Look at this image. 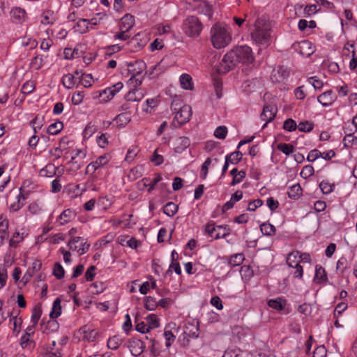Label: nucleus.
I'll use <instances>...</instances> for the list:
<instances>
[{"label": "nucleus", "instance_id": "obj_1", "mask_svg": "<svg viewBox=\"0 0 357 357\" xmlns=\"http://www.w3.org/2000/svg\"><path fill=\"white\" fill-rule=\"evenodd\" d=\"M255 57L252 49L247 46H238L227 52L222 59L218 68L220 73H227L237 63L249 65L253 63Z\"/></svg>", "mask_w": 357, "mask_h": 357}, {"label": "nucleus", "instance_id": "obj_2", "mask_svg": "<svg viewBox=\"0 0 357 357\" xmlns=\"http://www.w3.org/2000/svg\"><path fill=\"white\" fill-rule=\"evenodd\" d=\"M250 29V35L253 41L257 44L268 45L271 39L270 22L264 17H258Z\"/></svg>", "mask_w": 357, "mask_h": 357}, {"label": "nucleus", "instance_id": "obj_3", "mask_svg": "<svg viewBox=\"0 0 357 357\" xmlns=\"http://www.w3.org/2000/svg\"><path fill=\"white\" fill-rule=\"evenodd\" d=\"M213 46L216 49L226 47L231 41V36L228 28L222 24H215L211 29Z\"/></svg>", "mask_w": 357, "mask_h": 357}, {"label": "nucleus", "instance_id": "obj_4", "mask_svg": "<svg viewBox=\"0 0 357 357\" xmlns=\"http://www.w3.org/2000/svg\"><path fill=\"white\" fill-rule=\"evenodd\" d=\"M204 232L213 239L225 238L230 234L231 229L228 225L216 226L213 220L208 221L204 226Z\"/></svg>", "mask_w": 357, "mask_h": 357}, {"label": "nucleus", "instance_id": "obj_5", "mask_svg": "<svg viewBox=\"0 0 357 357\" xmlns=\"http://www.w3.org/2000/svg\"><path fill=\"white\" fill-rule=\"evenodd\" d=\"M70 160L68 161V172H75L84 164L86 156V151L84 149H73L68 151Z\"/></svg>", "mask_w": 357, "mask_h": 357}, {"label": "nucleus", "instance_id": "obj_6", "mask_svg": "<svg viewBox=\"0 0 357 357\" xmlns=\"http://www.w3.org/2000/svg\"><path fill=\"white\" fill-rule=\"evenodd\" d=\"M182 29L188 36L196 37L200 34L202 24L196 16H188L183 21Z\"/></svg>", "mask_w": 357, "mask_h": 357}, {"label": "nucleus", "instance_id": "obj_7", "mask_svg": "<svg viewBox=\"0 0 357 357\" xmlns=\"http://www.w3.org/2000/svg\"><path fill=\"white\" fill-rule=\"evenodd\" d=\"M191 116V107L188 105H183L179 107V110L175 114L174 119L177 121L179 125H183L190 121Z\"/></svg>", "mask_w": 357, "mask_h": 357}, {"label": "nucleus", "instance_id": "obj_8", "mask_svg": "<svg viewBox=\"0 0 357 357\" xmlns=\"http://www.w3.org/2000/svg\"><path fill=\"white\" fill-rule=\"evenodd\" d=\"M89 245L86 249H88ZM68 248L73 252H76L78 255H83L85 252V242L82 237H75L68 241Z\"/></svg>", "mask_w": 357, "mask_h": 357}, {"label": "nucleus", "instance_id": "obj_9", "mask_svg": "<svg viewBox=\"0 0 357 357\" xmlns=\"http://www.w3.org/2000/svg\"><path fill=\"white\" fill-rule=\"evenodd\" d=\"M296 258V255L294 252L290 253L287 259V264L289 267L294 269V271L292 272L294 276L296 278L301 279L303 275V268L294 260Z\"/></svg>", "mask_w": 357, "mask_h": 357}, {"label": "nucleus", "instance_id": "obj_10", "mask_svg": "<svg viewBox=\"0 0 357 357\" xmlns=\"http://www.w3.org/2000/svg\"><path fill=\"white\" fill-rule=\"evenodd\" d=\"M278 109L275 105H267L264 107L263 111L261 114V119L262 121H266L264 127L268 123L273 121L277 114Z\"/></svg>", "mask_w": 357, "mask_h": 357}, {"label": "nucleus", "instance_id": "obj_11", "mask_svg": "<svg viewBox=\"0 0 357 357\" xmlns=\"http://www.w3.org/2000/svg\"><path fill=\"white\" fill-rule=\"evenodd\" d=\"M108 162L106 155L98 157L95 161L90 162L86 169V173L93 174L98 169L104 166Z\"/></svg>", "mask_w": 357, "mask_h": 357}, {"label": "nucleus", "instance_id": "obj_12", "mask_svg": "<svg viewBox=\"0 0 357 357\" xmlns=\"http://www.w3.org/2000/svg\"><path fill=\"white\" fill-rule=\"evenodd\" d=\"M8 220L3 215H0V245L4 243L5 240L9 237Z\"/></svg>", "mask_w": 357, "mask_h": 357}, {"label": "nucleus", "instance_id": "obj_13", "mask_svg": "<svg viewBox=\"0 0 357 357\" xmlns=\"http://www.w3.org/2000/svg\"><path fill=\"white\" fill-rule=\"evenodd\" d=\"M337 97L332 90H328L321 93L317 97V100L324 107L331 105L336 100Z\"/></svg>", "mask_w": 357, "mask_h": 357}, {"label": "nucleus", "instance_id": "obj_14", "mask_svg": "<svg viewBox=\"0 0 357 357\" xmlns=\"http://www.w3.org/2000/svg\"><path fill=\"white\" fill-rule=\"evenodd\" d=\"M144 343L140 340L132 339L130 340L128 348L132 354L135 356H139L144 349Z\"/></svg>", "mask_w": 357, "mask_h": 357}, {"label": "nucleus", "instance_id": "obj_15", "mask_svg": "<svg viewBox=\"0 0 357 357\" xmlns=\"http://www.w3.org/2000/svg\"><path fill=\"white\" fill-rule=\"evenodd\" d=\"M290 71L284 66H280L272 73V79L275 82H280L288 78Z\"/></svg>", "mask_w": 357, "mask_h": 357}, {"label": "nucleus", "instance_id": "obj_16", "mask_svg": "<svg viewBox=\"0 0 357 357\" xmlns=\"http://www.w3.org/2000/svg\"><path fill=\"white\" fill-rule=\"evenodd\" d=\"M59 328V324L55 319H51L47 322L44 319L41 322V330L43 333H50L56 331Z\"/></svg>", "mask_w": 357, "mask_h": 357}, {"label": "nucleus", "instance_id": "obj_17", "mask_svg": "<svg viewBox=\"0 0 357 357\" xmlns=\"http://www.w3.org/2000/svg\"><path fill=\"white\" fill-rule=\"evenodd\" d=\"M145 67L146 63L143 61H136L128 65V70L131 75H140Z\"/></svg>", "mask_w": 357, "mask_h": 357}, {"label": "nucleus", "instance_id": "obj_18", "mask_svg": "<svg viewBox=\"0 0 357 357\" xmlns=\"http://www.w3.org/2000/svg\"><path fill=\"white\" fill-rule=\"evenodd\" d=\"M299 53L305 57H308L312 55L314 52V47L311 42L307 40H302L299 43Z\"/></svg>", "mask_w": 357, "mask_h": 357}, {"label": "nucleus", "instance_id": "obj_19", "mask_svg": "<svg viewBox=\"0 0 357 357\" xmlns=\"http://www.w3.org/2000/svg\"><path fill=\"white\" fill-rule=\"evenodd\" d=\"M123 86V83L119 82L101 91L99 96L100 97H102L103 95H107V99L109 100L112 98L116 94V93L122 89Z\"/></svg>", "mask_w": 357, "mask_h": 357}, {"label": "nucleus", "instance_id": "obj_20", "mask_svg": "<svg viewBox=\"0 0 357 357\" xmlns=\"http://www.w3.org/2000/svg\"><path fill=\"white\" fill-rule=\"evenodd\" d=\"M144 97V93L140 89H131L125 96L127 102H138Z\"/></svg>", "mask_w": 357, "mask_h": 357}, {"label": "nucleus", "instance_id": "obj_21", "mask_svg": "<svg viewBox=\"0 0 357 357\" xmlns=\"http://www.w3.org/2000/svg\"><path fill=\"white\" fill-rule=\"evenodd\" d=\"M166 70L167 66L164 64V60H161L149 71V76L151 79H155L164 73Z\"/></svg>", "mask_w": 357, "mask_h": 357}, {"label": "nucleus", "instance_id": "obj_22", "mask_svg": "<svg viewBox=\"0 0 357 357\" xmlns=\"http://www.w3.org/2000/svg\"><path fill=\"white\" fill-rule=\"evenodd\" d=\"M162 178L160 174H155L152 181H151L149 178L145 177L142 179L141 183L143 184V188L148 187V192L151 193L154 190L156 184L159 183Z\"/></svg>", "mask_w": 357, "mask_h": 357}, {"label": "nucleus", "instance_id": "obj_23", "mask_svg": "<svg viewBox=\"0 0 357 357\" xmlns=\"http://www.w3.org/2000/svg\"><path fill=\"white\" fill-rule=\"evenodd\" d=\"M26 15L25 10L20 7L13 8L10 11L12 20L17 24L22 23L24 20Z\"/></svg>", "mask_w": 357, "mask_h": 357}, {"label": "nucleus", "instance_id": "obj_24", "mask_svg": "<svg viewBox=\"0 0 357 357\" xmlns=\"http://www.w3.org/2000/svg\"><path fill=\"white\" fill-rule=\"evenodd\" d=\"M19 312L17 311H13L10 317V321L13 322V333L15 336H17L21 331V326L23 323L22 317H18Z\"/></svg>", "mask_w": 357, "mask_h": 357}, {"label": "nucleus", "instance_id": "obj_25", "mask_svg": "<svg viewBox=\"0 0 357 357\" xmlns=\"http://www.w3.org/2000/svg\"><path fill=\"white\" fill-rule=\"evenodd\" d=\"M314 280L319 284H325L327 282L326 272L321 265H317L315 267V275Z\"/></svg>", "mask_w": 357, "mask_h": 357}, {"label": "nucleus", "instance_id": "obj_26", "mask_svg": "<svg viewBox=\"0 0 357 357\" xmlns=\"http://www.w3.org/2000/svg\"><path fill=\"white\" fill-rule=\"evenodd\" d=\"M66 139V137H63V138H61L59 143V146L55 148L54 150L52 151V154L53 156L55 157L56 159H59L62 157H63L64 158L65 155L67 153V151H65L66 149V144H67Z\"/></svg>", "mask_w": 357, "mask_h": 357}, {"label": "nucleus", "instance_id": "obj_27", "mask_svg": "<svg viewBox=\"0 0 357 357\" xmlns=\"http://www.w3.org/2000/svg\"><path fill=\"white\" fill-rule=\"evenodd\" d=\"M190 145V140L187 137H180L176 141L174 151L181 153Z\"/></svg>", "mask_w": 357, "mask_h": 357}, {"label": "nucleus", "instance_id": "obj_28", "mask_svg": "<svg viewBox=\"0 0 357 357\" xmlns=\"http://www.w3.org/2000/svg\"><path fill=\"white\" fill-rule=\"evenodd\" d=\"M197 13L204 15L209 18L213 15V7L206 1L200 3L196 8Z\"/></svg>", "mask_w": 357, "mask_h": 357}, {"label": "nucleus", "instance_id": "obj_29", "mask_svg": "<svg viewBox=\"0 0 357 357\" xmlns=\"http://www.w3.org/2000/svg\"><path fill=\"white\" fill-rule=\"evenodd\" d=\"M89 20L86 19H79L72 26V29L75 33H84L88 30Z\"/></svg>", "mask_w": 357, "mask_h": 357}, {"label": "nucleus", "instance_id": "obj_30", "mask_svg": "<svg viewBox=\"0 0 357 357\" xmlns=\"http://www.w3.org/2000/svg\"><path fill=\"white\" fill-rule=\"evenodd\" d=\"M25 199V196L20 192L16 197V200L13 203L10 204V210L13 212L19 211L24 205Z\"/></svg>", "mask_w": 357, "mask_h": 357}, {"label": "nucleus", "instance_id": "obj_31", "mask_svg": "<svg viewBox=\"0 0 357 357\" xmlns=\"http://www.w3.org/2000/svg\"><path fill=\"white\" fill-rule=\"evenodd\" d=\"M346 50H347L348 52H351L352 59L349 62V68L351 70H354L357 67V56H356L354 45L347 43L344 47V51Z\"/></svg>", "mask_w": 357, "mask_h": 357}, {"label": "nucleus", "instance_id": "obj_32", "mask_svg": "<svg viewBox=\"0 0 357 357\" xmlns=\"http://www.w3.org/2000/svg\"><path fill=\"white\" fill-rule=\"evenodd\" d=\"M61 300L59 297L56 298L52 305V310L50 313V318L51 319H56L61 314Z\"/></svg>", "mask_w": 357, "mask_h": 357}, {"label": "nucleus", "instance_id": "obj_33", "mask_svg": "<svg viewBox=\"0 0 357 357\" xmlns=\"http://www.w3.org/2000/svg\"><path fill=\"white\" fill-rule=\"evenodd\" d=\"M268 305L270 307L273 308L278 311H280L285 307L287 302L282 298H277L275 299H271L268 301Z\"/></svg>", "mask_w": 357, "mask_h": 357}, {"label": "nucleus", "instance_id": "obj_34", "mask_svg": "<svg viewBox=\"0 0 357 357\" xmlns=\"http://www.w3.org/2000/svg\"><path fill=\"white\" fill-rule=\"evenodd\" d=\"M56 20V17L53 11L50 10H46L43 11L41 15L40 22L43 24H53Z\"/></svg>", "mask_w": 357, "mask_h": 357}, {"label": "nucleus", "instance_id": "obj_35", "mask_svg": "<svg viewBox=\"0 0 357 357\" xmlns=\"http://www.w3.org/2000/svg\"><path fill=\"white\" fill-rule=\"evenodd\" d=\"M261 233L267 236H273L275 234L276 228L269 222H264L260 225Z\"/></svg>", "mask_w": 357, "mask_h": 357}, {"label": "nucleus", "instance_id": "obj_36", "mask_svg": "<svg viewBox=\"0 0 357 357\" xmlns=\"http://www.w3.org/2000/svg\"><path fill=\"white\" fill-rule=\"evenodd\" d=\"M32 335L23 334L20 338V345L23 349H32L35 347V342L31 338Z\"/></svg>", "mask_w": 357, "mask_h": 357}, {"label": "nucleus", "instance_id": "obj_37", "mask_svg": "<svg viewBox=\"0 0 357 357\" xmlns=\"http://www.w3.org/2000/svg\"><path fill=\"white\" fill-rule=\"evenodd\" d=\"M184 333L190 337L195 338L199 336V327L197 324L188 323L185 328Z\"/></svg>", "mask_w": 357, "mask_h": 357}, {"label": "nucleus", "instance_id": "obj_38", "mask_svg": "<svg viewBox=\"0 0 357 357\" xmlns=\"http://www.w3.org/2000/svg\"><path fill=\"white\" fill-rule=\"evenodd\" d=\"M180 84L182 89L185 90H190L192 89V77L188 74H183L180 77Z\"/></svg>", "mask_w": 357, "mask_h": 357}, {"label": "nucleus", "instance_id": "obj_39", "mask_svg": "<svg viewBox=\"0 0 357 357\" xmlns=\"http://www.w3.org/2000/svg\"><path fill=\"white\" fill-rule=\"evenodd\" d=\"M178 208V205L172 202H169L164 206L163 212L169 217H172L177 213Z\"/></svg>", "mask_w": 357, "mask_h": 357}, {"label": "nucleus", "instance_id": "obj_40", "mask_svg": "<svg viewBox=\"0 0 357 357\" xmlns=\"http://www.w3.org/2000/svg\"><path fill=\"white\" fill-rule=\"evenodd\" d=\"M135 24L134 17L130 15H126L121 19V29L129 31Z\"/></svg>", "mask_w": 357, "mask_h": 357}, {"label": "nucleus", "instance_id": "obj_41", "mask_svg": "<svg viewBox=\"0 0 357 357\" xmlns=\"http://www.w3.org/2000/svg\"><path fill=\"white\" fill-rule=\"evenodd\" d=\"M244 259V255L243 253L233 255L229 258V265L231 267L240 266L243 264Z\"/></svg>", "mask_w": 357, "mask_h": 357}, {"label": "nucleus", "instance_id": "obj_42", "mask_svg": "<svg viewBox=\"0 0 357 357\" xmlns=\"http://www.w3.org/2000/svg\"><path fill=\"white\" fill-rule=\"evenodd\" d=\"M130 114L128 112H123L117 115L114 118V121L119 126L124 127L130 121Z\"/></svg>", "mask_w": 357, "mask_h": 357}, {"label": "nucleus", "instance_id": "obj_43", "mask_svg": "<svg viewBox=\"0 0 357 357\" xmlns=\"http://www.w3.org/2000/svg\"><path fill=\"white\" fill-rule=\"evenodd\" d=\"M122 342L123 340L119 335H114L108 340L107 347L110 349L115 350L120 347Z\"/></svg>", "mask_w": 357, "mask_h": 357}, {"label": "nucleus", "instance_id": "obj_44", "mask_svg": "<svg viewBox=\"0 0 357 357\" xmlns=\"http://www.w3.org/2000/svg\"><path fill=\"white\" fill-rule=\"evenodd\" d=\"M302 191L300 184L297 183L289 188L287 194L290 198L296 199L302 195Z\"/></svg>", "mask_w": 357, "mask_h": 357}, {"label": "nucleus", "instance_id": "obj_45", "mask_svg": "<svg viewBox=\"0 0 357 357\" xmlns=\"http://www.w3.org/2000/svg\"><path fill=\"white\" fill-rule=\"evenodd\" d=\"M63 128V123L61 121H56L50 124L47 132L50 135H56Z\"/></svg>", "mask_w": 357, "mask_h": 357}, {"label": "nucleus", "instance_id": "obj_46", "mask_svg": "<svg viewBox=\"0 0 357 357\" xmlns=\"http://www.w3.org/2000/svg\"><path fill=\"white\" fill-rule=\"evenodd\" d=\"M24 240L23 234L16 231L13 234L12 238L9 241V246L11 248L17 247L18 244Z\"/></svg>", "mask_w": 357, "mask_h": 357}, {"label": "nucleus", "instance_id": "obj_47", "mask_svg": "<svg viewBox=\"0 0 357 357\" xmlns=\"http://www.w3.org/2000/svg\"><path fill=\"white\" fill-rule=\"evenodd\" d=\"M144 307L147 310H154L158 307V301L152 296H146L144 298Z\"/></svg>", "mask_w": 357, "mask_h": 357}, {"label": "nucleus", "instance_id": "obj_48", "mask_svg": "<svg viewBox=\"0 0 357 357\" xmlns=\"http://www.w3.org/2000/svg\"><path fill=\"white\" fill-rule=\"evenodd\" d=\"M142 75H131L128 81V85L130 89H137L142 84Z\"/></svg>", "mask_w": 357, "mask_h": 357}, {"label": "nucleus", "instance_id": "obj_49", "mask_svg": "<svg viewBox=\"0 0 357 357\" xmlns=\"http://www.w3.org/2000/svg\"><path fill=\"white\" fill-rule=\"evenodd\" d=\"M42 314V310L40 306L36 305L32 309V314L31 317V321L33 325H36L41 317Z\"/></svg>", "mask_w": 357, "mask_h": 357}, {"label": "nucleus", "instance_id": "obj_50", "mask_svg": "<svg viewBox=\"0 0 357 357\" xmlns=\"http://www.w3.org/2000/svg\"><path fill=\"white\" fill-rule=\"evenodd\" d=\"M105 289V285L101 282H96L91 284L89 288V291L93 294H99Z\"/></svg>", "mask_w": 357, "mask_h": 357}, {"label": "nucleus", "instance_id": "obj_51", "mask_svg": "<svg viewBox=\"0 0 357 357\" xmlns=\"http://www.w3.org/2000/svg\"><path fill=\"white\" fill-rule=\"evenodd\" d=\"M225 158H228L230 163L236 165L242 160L243 154L241 151H236L229 155H227Z\"/></svg>", "mask_w": 357, "mask_h": 357}, {"label": "nucleus", "instance_id": "obj_52", "mask_svg": "<svg viewBox=\"0 0 357 357\" xmlns=\"http://www.w3.org/2000/svg\"><path fill=\"white\" fill-rule=\"evenodd\" d=\"M52 34L57 40H64L67 36V31L64 28L56 27L52 31Z\"/></svg>", "mask_w": 357, "mask_h": 357}, {"label": "nucleus", "instance_id": "obj_53", "mask_svg": "<svg viewBox=\"0 0 357 357\" xmlns=\"http://www.w3.org/2000/svg\"><path fill=\"white\" fill-rule=\"evenodd\" d=\"M297 128L301 132H308L313 130L314 123L308 121H302L299 123Z\"/></svg>", "mask_w": 357, "mask_h": 357}, {"label": "nucleus", "instance_id": "obj_54", "mask_svg": "<svg viewBox=\"0 0 357 357\" xmlns=\"http://www.w3.org/2000/svg\"><path fill=\"white\" fill-rule=\"evenodd\" d=\"M348 266V261L347 259L344 257H340L336 265V269L337 271H340V273L343 274L344 273L345 271L347 270Z\"/></svg>", "mask_w": 357, "mask_h": 357}, {"label": "nucleus", "instance_id": "obj_55", "mask_svg": "<svg viewBox=\"0 0 357 357\" xmlns=\"http://www.w3.org/2000/svg\"><path fill=\"white\" fill-rule=\"evenodd\" d=\"M319 188L324 194H330L332 192L335 188V185L333 184L330 183L328 181H322L319 183Z\"/></svg>", "mask_w": 357, "mask_h": 357}, {"label": "nucleus", "instance_id": "obj_56", "mask_svg": "<svg viewBox=\"0 0 357 357\" xmlns=\"http://www.w3.org/2000/svg\"><path fill=\"white\" fill-rule=\"evenodd\" d=\"M278 149L286 155H289L294 151V146L290 144L281 143L278 145Z\"/></svg>", "mask_w": 357, "mask_h": 357}, {"label": "nucleus", "instance_id": "obj_57", "mask_svg": "<svg viewBox=\"0 0 357 357\" xmlns=\"http://www.w3.org/2000/svg\"><path fill=\"white\" fill-rule=\"evenodd\" d=\"M314 167L310 165H305L301 169V172L300 173V175L302 178L306 179L310 176H312L314 174Z\"/></svg>", "mask_w": 357, "mask_h": 357}, {"label": "nucleus", "instance_id": "obj_58", "mask_svg": "<svg viewBox=\"0 0 357 357\" xmlns=\"http://www.w3.org/2000/svg\"><path fill=\"white\" fill-rule=\"evenodd\" d=\"M85 45L82 44H77L71 53L70 58H79L80 57L85 51Z\"/></svg>", "mask_w": 357, "mask_h": 357}, {"label": "nucleus", "instance_id": "obj_59", "mask_svg": "<svg viewBox=\"0 0 357 357\" xmlns=\"http://www.w3.org/2000/svg\"><path fill=\"white\" fill-rule=\"evenodd\" d=\"M146 321L148 326L151 328H155L159 326L158 319L155 314H151L146 317Z\"/></svg>", "mask_w": 357, "mask_h": 357}, {"label": "nucleus", "instance_id": "obj_60", "mask_svg": "<svg viewBox=\"0 0 357 357\" xmlns=\"http://www.w3.org/2000/svg\"><path fill=\"white\" fill-rule=\"evenodd\" d=\"M96 126L91 123H89L84 128L83 131V137L84 139H89L90 137L93 135V134L96 131Z\"/></svg>", "mask_w": 357, "mask_h": 357}, {"label": "nucleus", "instance_id": "obj_61", "mask_svg": "<svg viewBox=\"0 0 357 357\" xmlns=\"http://www.w3.org/2000/svg\"><path fill=\"white\" fill-rule=\"evenodd\" d=\"M227 134V128L225 126H218L214 131V136L216 138L224 139Z\"/></svg>", "mask_w": 357, "mask_h": 357}, {"label": "nucleus", "instance_id": "obj_62", "mask_svg": "<svg viewBox=\"0 0 357 357\" xmlns=\"http://www.w3.org/2000/svg\"><path fill=\"white\" fill-rule=\"evenodd\" d=\"M138 153V149L136 146H132L127 152V154L126 155L125 160L126 161L130 162H132L135 156Z\"/></svg>", "mask_w": 357, "mask_h": 357}, {"label": "nucleus", "instance_id": "obj_63", "mask_svg": "<svg viewBox=\"0 0 357 357\" xmlns=\"http://www.w3.org/2000/svg\"><path fill=\"white\" fill-rule=\"evenodd\" d=\"M52 273L57 279H61L64 277L65 271L59 263H56L54 266Z\"/></svg>", "mask_w": 357, "mask_h": 357}, {"label": "nucleus", "instance_id": "obj_64", "mask_svg": "<svg viewBox=\"0 0 357 357\" xmlns=\"http://www.w3.org/2000/svg\"><path fill=\"white\" fill-rule=\"evenodd\" d=\"M283 128L289 132H292L296 130L297 125L292 119H287L284 122Z\"/></svg>", "mask_w": 357, "mask_h": 357}]
</instances>
